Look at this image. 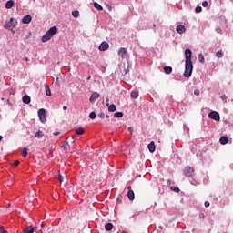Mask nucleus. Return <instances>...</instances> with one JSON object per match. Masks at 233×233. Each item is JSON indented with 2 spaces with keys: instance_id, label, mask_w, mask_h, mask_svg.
I'll use <instances>...</instances> for the list:
<instances>
[{
  "instance_id": "1",
  "label": "nucleus",
  "mask_w": 233,
  "mask_h": 233,
  "mask_svg": "<svg viewBox=\"0 0 233 233\" xmlns=\"http://www.w3.org/2000/svg\"><path fill=\"white\" fill-rule=\"evenodd\" d=\"M185 57H186V63H185L184 77H190L192 76V70L194 68V65H192V50H190L189 48H187L185 50Z\"/></svg>"
},
{
  "instance_id": "2",
  "label": "nucleus",
  "mask_w": 233,
  "mask_h": 233,
  "mask_svg": "<svg viewBox=\"0 0 233 233\" xmlns=\"http://www.w3.org/2000/svg\"><path fill=\"white\" fill-rule=\"evenodd\" d=\"M57 34V27L53 26L42 36V43H46V41H50L54 35Z\"/></svg>"
},
{
  "instance_id": "3",
  "label": "nucleus",
  "mask_w": 233,
  "mask_h": 233,
  "mask_svg": "<svg viewBox=\"0 0 233 233\" xmlns=\"http://www.w3.org/2000/svg\"><path fill=\"white\" fill-rule=\"evenodd\" d=\"M38 117L41 123H46V110L45 108L38 110Z\"/></svg>"
},
{
  "instance_id": "4",
  "label": "nucleus",
  "mask_w": 233,
  "mask_h": 233,
  "mask_svg": "<svg viewBox=\"0 0 233 233\" xmlns=\"http://www.w3.org/2000/svg\"><path fill=\"white\" fill-rule=\"evenodd\" d=\"M118 72L121 74V76H127V73L128 72V66H127L125 64H120Z\"/></svg>"
},
{
  "instance_id": "5",
  "label": "nucleus",
  "mask_w": 233,
  "mask_h": 233,
  "mask_svg": "<svg viewBox=\"0 0 233 233\" xmlns=\"http://www.w3.org/2000/svg\"><path fill=\"white\" fill-rule=\"evenodd\" d=\"M208 117L210 119H214V121H219V119H221V117L219 116V113H218V111H211L208 114Z\"/></svg>"
},
{
  "instance_id": "6",
  "label": "nucleus",
  "mask_w": 233,
  "mask_h": 233,
  "mask_svg": "<svg viewBox=\"0 0 233 233\" xmlns=\"http://www.w3.org/2000/svg\"><path fill=\"white\" fill-rule=\"evenodd\" d=\"M118 56H120L122 59H127V57H128V51H127V48L121 47L118 51Z\"/></svg>"
},
{
  "instance_id": "7",
  "label": "nucleus",
  "mask_w": 233,
  "mask_h": 233,
  "mask_svg": "<svg viewBox=\"0 0 233 233\" xmlns=\"http://www.w3.org/2000/svg\"><path fill=\"white\" fill-rule=\"evenodd\" d=\"M127 190H128V191H127V198H128L129 201H134L136 196H135V194H134V190H132V187L129 186V187H127Z\"/></svg>"
},
{
  "instance_id": "8",
  "label": "nucleus",
  "mask_w": 233,
  "mask_h": 233,
  "mask_svg": "<svg viewBox=\"0 0 233 233\" xmlns=\"http://www.w3.org/2000/svg\"><path fill=\"white\" fill-rule=\"evenodd\" d=\"M184 174L187 177H192V176H194V169L190 167H187L184 170Z\"/></svg>"
},
{
  "instance_id": "9",
  "label": "nucleus",
  "mask_w": 233,
  "mask_h": 233,
  "mask_svg": "<svg viewBox=\"0 0 233 233\" xmlns=\"http://www.w3.org/2000/svg\"><path fill=\"white\" fill-rule=\"evenodd\" d=\"M110 47V45H108L107 42H102L98 47V49L101 52H105L106 50H108V48Z\"/></svg>"
},
{
  "instance_id": "10",
  "label": "nucleus",
  "mask_w": 233,
  "mask_h": 233,
  "mask_svg": "<svg viewBox=\"0 0 233 233\" xmlns=\"http://www.w3.org/2000/svg\"><path fill=\"white\" fill-rule=\"evenodd\" d=\"M32 22V16L30 15H26L25 16L23 17L22 19V23H24V25H28Z\"/></svg>"
},
{
  "instance_id": "11",
  "label": "nucleus",
  "mask_w": 233,
  "mask_h": 233,
  "mask_svg": "<svg viewBox=\"0 0 233 233\" xmlns=\"http://www.w3.org/2000/svg\"><path fill=\"white\" fill-rule=\"evenodd\" d=\"M17 25V22L14 20V18H10V21L6 23L5 25V28H12V26H15Z\"/></svg>"
},
{
  "instance_id": "12",
  "label": "nucleus",
  "mask_w": 233,
  "mask_h": 233,
  "mask_svg": "<svg viewBox=\"0 0 233 233\" xmlns=\"http://www.w3.org/2000/svg\"><path fill=\"white\" fill-rule=\"evenodd\" d=\"M177 34H185V32H187V27L183 25H179L177 26Z\"/></svg>"
},
{
  "instance_id": "13",
  "label": "nucleus",
  "mask_w": 233,
  "mask_h": 233,
  "mask_svg": "<svg viewBox=\"0 0 233 233\" xmlns=\"http://www.w3.org/2000/svg\"><path fill=\"white\" fill-rule=\"evenodd\" d=\"M37 232V228H34V226H28L25 229H24V233H34Z\"/></svg>"
},
{
  "instance_id": "14",
  "label": "nucleus",
  "mask_w": 233,
  "mask_h": 233,
  "mask_svg": "<svg viewBox=\"0 0 233 233\" xmlns=\"http://www.w3.org/2000/svg\"><path fill=\"white\" fill-rule=\"evenodd\" d=\"M99 96H100L99 93L94 92V93L91 95L89 101H90L91 103H95L96 99H99Z\"/></svg>"
},
{
  "instance_id": "15",
  "label": "nucleus",
  "mask_w": 233,
  "mask_h": 233,
  "mask_svg": "<svg viewBox=\"0 0 233 233\" xmlns=\"http://www.w3.org/2000/svg\"><path fill=\"white\" fill-rule=\"evenodd\" d=\"M23 103H25V105H30V101H32V99L30 98V96L28 95H25L22 98Z\"/></svg>"
},
{
  "instance_id": "16",
  "label": "nucleus",
  "mask_w": 233,
  "mask_h": 233,
  "mask_svg": "<svg viewBox=\"0 0 233 233\" xmlns=\"http://www.w3.org/2000/svg\"><path fill=\"white\" fill-rule=\"evenodd\" d=\"M147 148L149 152L154 153L156 152V144H154V141H152L150 144H148Z\"/></svg>"
},
{
  "instance_id": "17",
  "label": "nucleus",
  "mask_w": 233,
  "mask_h": 233,
  "mask_svg": "<svg viewBox=\"0 0 233 233\" xmlns=\"http://www.w3.org/2000/svg\"><path fill=\"white\" fill-rule=\"evenodd\" d=\"M106 106H108L109 112H116V105H114V104L110 105V103H106Z\"/></svg>"
},
{
  "instance_id": "18",
  "label": "nucleus",
  "mask_w": 233,
  "mask_h": 233,
  "mask_svg": "<svg viewBox=\"0 0 233 233\" xmlns=\"http://www.w3.org/2000/svg\"><path fill=\"white\" fill-rule=\"evenodd\" d=\"M45 136V133L43 131L38 130L35 133V137H37V139H41Z\"/></svg>"
},
{
  "instance_id": "19",
  "label": "nucleus",
  "mask_w": 233,
  "mask_h": 233,
  "mask_svg": "<svg viewBox=\"0 0 233 233\" xmlns=\"http://www.w3.org/2000/svg\"><path fill=\"white\" fill-rule=\"evenodd\" d=\"M220 145H227L228 143V137H221L219 139Z\"/></svg>"
},
{
  "instance_id": "20",
  "label": "nucleus",
  "mask_w": 233,
  "mask_h": 233,
  "mask_svg": "<svg viewBox=\"0 0 233 233\" xmlns=\"http://www.w3.org/2000/svg\"><path fill=\"white\" fill-rule=\"evenodd\" d=\"M105 228L107 232H110L114 228V225L112 223H107L105 225Z\"/></svg>"
},
{
  "instance_id": "21",
  "label": "nucleus",
  "mask_w": 233,
  "mask_h": 233,
  "mask_svg": "<svg viewBox=\"0 0 233 233\" xmlns=\"http://www.w3.org/2000/svg\"><path fill=\"white\" fill-rule=\"evenodd\" d=\"M12 6H14V1H12V0L7 1L5 4V8L10 10V8H12Z\"/></svg>"
},
{
  "instance_id": "22",
  "label": "nucleus",
  "mask_w": 233,
  "mask_h": 233,
  "mask_svg": "<svg viewBox=\"0 0 233 233\" xmlns=\"http://www.w3.org/2000/svg\"><path fill=\"white\" fill-rule=\"evenodd\" d=\"M131 97H132V99H137V97H139V92L132 91L131 92Z\"/></svg>"
},
{
  "instance_id": "23",
  "label": "nucleus",
  "mask_w": 233,
  "mask_h": 233,
  "mask_svg": "<svg viewBox=\"0 0 233 233\" xmlns=\"http://www.w3.org/2000/svg\"><path fill=\"white\" fill-rule=\"evenodd\" d=\"M165 74H172V66H164Z\"/></svg>"
},
{
  "instance_id": "24",
  "label": "nucleus",
  "mask_w": 233,
  "mask_h": 233,
  "mask_svg": "<svg viewBox=\"0 0 233 233\" xmlns=\"http://www.w3.org/2000/svg\"><path fill=\"white\" fill-rule=\"evenodd\" d=\"M76 134H77L78 136H83V134H85V128H83V127L77 128V129H76Z\"/></svg>"
},
{
  "instance_id": "25",
  "label": "nucleus",
  "mask_w": 233,
  "mask_h": 233,
  "mask_svg": "<svg viewBox=\"0 0 233 233\" xmlns=\"http://www.w3.org/2000/svg\"><path fill=\"white\" fill-rule=\"evenodd\" d=\"M198 61H199V63H205V56H203V53H200L199 55H198Z\"/></svg>"
},
{
  "instance_id": "26",
  "label": "nucleus",
  "mask_w": 233,
  "mask_h": 233,
  "mask_svg": "<svg viewBox=\"0 0 233 233\" xmlns=\"http://www.w3.org/2000/svg\"><path fill=\"white\" fill-rule=\"evenodd\" d=\"M94 7L96 8V10H103V6L97 2L94 3Z\"/></svg>"
},
{
  "instance_id": "27",
  "label": "nucleus",
  "mask_w": 233,
  "mask_h": 233,
  "mask_svg": "<svg viewBox=\"0 0 233 233\" xmlns=\"http://www.w3.org/2000/svg\"><path fill=\"white\" fill-rule=\"evenodd\" d=\"M23 157H26L28 156V147H24L22 152Z\"/></svg>"
},
{
  "instance_id": "28",
  "label": "nucleus",
  "mask_w": 233,
  "mask_h": 233,
  "mask_svg": "<svg viewBox=\"0 0 233 233\" xmlns=\"http://www.w3.org/2000/svg\"><path fill=\"white\" fill-rule=\"evenodd\" d=\"M46 96H52V92L50 91V86L46 85Z\"/></svg>"
},
{
  "instance_id": "29",
  "label": "nucleus",
  "mask_w": 233,
  "mask_h": 233,
  "mask_svg": "<svg viewBox=\"0 0 233 233\" xmlns=\"http://www.w3.org/2000/svg\"><path fill=\"white\" fill-rule=\"evenodd\" d=\"M216 56L218 57V59H220V57H223V51H218L216 53Z\"/></svg>"
},
{
  "instance_id": "30",
  "label": "nucleus",
  "mask_w": 233,
  "mask_h": 233,
  "mask_svg": "<svg viewBox=\"0 0 233 233\" xmlns=\"http://www.w3.org/2000/svg\"><path fill=\"white\" fill-rule=\"evenodd\" d=\"M89 117H90V119H96V112L92 111V112L89 114Z\"/></svg>"
},
{
  "instance_id": "31",
  "label": "nucleus",
  "mask_w": 233,
  "mask_h": 233,
  "mask_svg": "<svg viewBox=\"0 0 233 233\" xmlns=\"http://www.w3.org/2000/svg\"><path fill=\"white\" fill-rule=\"evenodd\" d=\"M73 17H79V12L77 10H75L72 12Z\"/></svg>"
},
{
  "instance_id": "32",
  "label": "nucleus",
  "mask_w": 233,
  "mask_h": 233,
  "mask_svg": "<svg viewBox=\"0 0 233 233\" xmlns=\"http://www.w3.org/2000/svg\"><path fill=\"white\" fill-rule=\"evenodd\" d=\"M68 147H70V145H68V142H64L62 145V148H64V150H66V148H68Z\"/></svg>"
},
{
  "instance_id": "33",
  "label": "nucleus",
  "mask_w": 233,
  "mask_h": 233,
  "mask_svg": "<svg viewBox=\"0 0 233 233\" xmlns=\"http://www.w3.org/2000/svg\"><path fill=\"white\" fill-rule=\"evenodd\" d=\"M171 190L173 191V192H179V187H176V186H172L171 187Z\"/></svg>"
},
{
  "instance_id": "34",
  "label": "nucleus",
  "mask_w": 233,
  "mask_h": 233,
  "mask_svg": "<svg viewBox=\"0 0 233 233\" xmlns=\"http://www.w3.org/2000/svg\"><path fill=\"white\" fill-rule=\"evenodd\" d=\"M122 116H123V112H116V113H115V117L119 118V117H122Z\"/></svg>"
},
{
  "instance_id": "35",
  "label": "nucleus",
  "mask_w": 233,
  "mask_h": 233,
  "mask_svg": "<svg viewBox=\"0 0 233 233\" xmlns=\"http://www.w3.org/2000/svg\"><path fill=\"white\" fill-rule=\"evenodd\" d=\"M202 10H203V7H201V6H197L195 9L197 14H199Z\"/></svg>"
},
{
  "instance_id": "36",
  "label": "nucleus",
  "mask_w": 233,
  "mask_h": 233,
  "mask_svg": "<svg viewBox=\"0 0 233 233\" xmlns=\"http://www.w3.org/2000/svg\"><path fill=\"white\" fill-rule=\"evenodd\" d=\"M19 160H15L14 163H13V165H12V167H14V168H15V167H18L19 166Z\"/></svg>"
},
{
  "instance_id": "37",
  "label": "nucleus",
  "mask_w": 233,
  "mask_h": 233,
  "mask_svg": "<svg viewBox=\"0 0 233 233\" xmlns=\"http://www.w3.org/2000/svg\"><path fill=\"white\" fill-rule=\"evenodd\" d=\"M98 117H100V119H105V113L104 112L99 113Z\"/></svg>"
},
{
  "instance_id": "38",
  "label": "nucleus",
  "mask_w": 233,
  "mask_h": 233,
  "mask_svg": "<svg viewBox=\"0 0 233 233\" xmlns=\"http://www.w3.org/2000/svg\"><path fill=\"white\" fill-rule=\"evenodd\" d=\"M56 178L60 181V183H63V176L59 174Z\"/></svg>"
},
{
  "instance_id": "39",
  "label": "nucleus",
  "mask_w": 233,
  "mask_h": 233,
  "mask_svg": "<svg viewBox=\"0 0 233 233\" xmlns=\"http://www.w3.org/2000/svg\"><path fill=\"white\" fill-rule=\"evenodd\" d=\"M202 6H204V8H207V6H208V2L204 1V2L202 3Z\"/></svg>"
},
{
  "instance_id": "40",
  "label": "nucleus",
  "mask_w": 233,
  "mask_h": 233,
  "mask_svg": "<svg viewBox=\"0 0 233 233\" xmlns=\"http://www.w3.org/2000/svg\"><path fill=\"white\" fill-rule=\"evenodd\" d=\"M221 99H222V101L227 103V96L226 95L221 96Z\"/></svg>"
},
{
  "instance_id": "41",
  "label": "nucleus",
  "mask_w": 233,
  "mask_h": 233,
  "mask_svg": "<svg viewBox=\"0 0 233 233\" xmlns=\"http://www.w3.org/2000/svg\"><path fill=\"white\" fill-rule=\"evenodd\" d=\"M128 131L130 132V134H134V127H128Z\"/></svg>"
},
{
  "instance_id": "42",
  "label": "nucleus",
  "mask_w": 233,
  "mask_h": 233,
  "mask_svg": "<svg viewBox=\"0 0 233 233\" xmlns=\"http://www.w3.org/2000/svg\"><path fill=\"white\" fill-rule=\"evenodd\" d=\"M194 94H195V96H199V94H200L199 89H196V90L194 91Z\"/></svg>"
},
{
  "instance_id": "43",
  "label": "nucleus",
  "mask_w": 233,
  "mask_h": 233,
  "mask_svg": "<svg viewBox=\"0 0 233 233\" xmlns=\"http://www.w3.org/2000/svg\"><path fill=\"white\" fill-rule=\"evenodd\" d=\"M199 218L200 219H205V214L204 213H199Z\"/></svg>"
},
{
  "instance_id": "44",
  "label": "nucleus",
  "mask_w": 233,
  "mask_h": 233,
  "mask_svg": "<svg viewBox=\"0 0 233 233\" xmlns=\"http://www.w3.org/2000/svg\"><path fill=\"white\" fill-rule=\"evenodd\" d=\"M0 233H6V230H5L3 226L0 227Z\"/></svg>"
},
{
  "instance_id": "45",
  "label": "nucleus",
  "mask_w": 233,
  "mask_h": 233,
  "mask_svg": "<svg viewBox=\"0 0 233 233\" xmlns=\"http://www.w3.org/2000/svg\"><path fill=\"white\" fill-rule=\"evenodd\" d=\"M204 205H205L206 208L210 207V202L206 201V202L204 203Z\"/></svg>"
},
{
  "instance_id": "46",
  "label": "nucleus",
  "mask_w": 233,
  "mask_h": 233,
  "mask_svg": "<svg viewBox=\"0 0 233 233\" xmlns=\"http://www.w3.org/2000/svg\"><path fill=\"white\" fill-rule=\"evenodd\" d=\"M218 34H221V28L218 27L217 29Z\"/></svg>"
},
{
  "instance_id": "47",
  "label": "nucleus",
  "mask_w": 233,
  "mask_h": 233,
  "mask_svg": "<svg viewBox=\"0 0 233 233\" xmlns=\"http://www.w3.org/2000/svg\"><path fill=\"white\" fill-rule=\"evenodd\" d=\"M109 101H110V98H106V103H109Z\"/></svg>"
},
{
  "instance_id": "48",
  "label": "nucleus",
  "mask_w": 233,
  "mask_h": 233,
  "mask_svg": "<svg viewBox=\"0 0 233 233\" xmlns=\"http://www.w3.org/2000/svg\"><path fill=\"white\" fill-rule=\"evenodd\" d=\"M67 108H68V107H67L66 106H63V110H67Z\"/></svg>"
},
{
  "instance_id": "49",
  "label": "nucleus",
  "mask_w": 233,
  "mask_h": 233,
  "mask_svg": "<svg viewBox=\"0 0 233 233\" xmlns=\"http://www.w3.org/2000/svg\"><path fill=\"white\" fill-rule=\"evenodd\" d=\"M54 136H59V132H55Z\"/></svg>"
},
{
  "instance_id": "50",
  "label": "nucleus",
  "mask_w": 233,
  "mask_h": 233,
  "mask_svg": "<svg viewBox=\"0 0 233 233\" xmlns=\"http://www.w3.org/2000/svg\"><path fill=\"white\" fill-rule=\"evenodd\" d=\"M10 203H8L7 205H6V208H10Z\"/></svg>"
},
{
  "instance_id": "51",
  "label": "nucleus",
  "mask_w": 233,
  "mask_h": 233,
  "mask_svg": "<svg viewBox=\"0 0 233 233\" xmlns=\"http://www.w3.org/2000/svg\"><path fill=\"white\" fill-rule=\"evenodd\" d=\"M24 59H25V61H29L28 57H25Z\"/></svg>"
},
{
  "instance_id": "52",
  "label": "nucleus",
  "mask_w": 233,
  "mask_h": 233,
  "mask_svg": "<svg viewBox=\"0 0 233 233\" xmlns=\"http://www.w3.org/2000/svg\"><path fill=\"white\" fill-rule=\"evenodd\" d=\"M91 78H92V76H88L87 77V81H90Z\"/></svg>"
},
{
  "instance_id": "53",
  "label": "nucleus",
  "mask_w": 233,
  "mask_h": 233,
  "mask_svg": "<svg viewBox=\"0 0 233 233\" xmlns=\"http://www.w3.org/2000/svg\"><path fill=\"white\" fill-rule=\"evenodd\" d=\"M0 141H3V136H0Z\"/></svg>"
},
{
  "instance_id": "54",
  "label": "nucleus",
  "mask_w": 233,
  "mask_h": 233,
  "mask_svg": "<svg viewBox=\"0 0 233 233\" xmlns=\"http://www.w3.org/2000/svg\"><path fill=\"white\" fill-rule=\"evenodd\" d=\"M159 228H160L161 230H163V226H159Z\"/></svg>"
},
{
  "instance_id": "55",
  "label": "nucleus",
  "mask_w": 233,
  "mask_h": 233,
  "mask_svg": "<svg viewBox=\"0 0 233 233\" xmlns=\"http://www.w3.org/2000/svg\"><path fill=\"white\" fill-rule=\"evenodd\" d=\"M41 227H42V228L45 227V224L42 223V224H41Z\"/></svg>"
},
{
  "instance_id": "56",
  "label": "nucleus",
  "mask_w": 233,
  "mask_h": 233,
  "mask_svg": "<svg viewBox=\"0 0 233 233\" xmlns=\"http://www.w3.org/2000/svg\"><path fill=\"white\" fill-rule=\"evenodd\" d=\"M154 28H156V24L153 25Z\"/></svg>"
},
{
  "instance_id": "57",
  "label": "nucleus",
  "mask_w": 233,
  "mask_h": 233,
  "mask_svg": "<svg viewBox=\"0 0 233 233\" xmlns=\"http://www.w3.org/2000/svg\"><path fill=\"white\" fill-rule=\"evenodd\" d=\"M123 233H128V232H127V231H123Z\"/></svg>"
},
{
  "instance_id": "58",
  "label": "nucleus",
  "mask_w": 233,
  "mask_h": 233,
  "mask_svg": "<svg viewBox=\"0 0 233 233\" xmlns=\"http://www.w3.org/2000/svg\"><path fill=\"white\" fill-rule=\"evenodd\" d=\"M117 201H119L121 203V200L117 199Z\"/></svg>"
}]
</instances>
